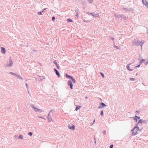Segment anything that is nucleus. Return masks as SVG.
Segmentation results:
<instances>
[{
	"label": "nucleus",
	"instance_id": "36",
	"mask_svg": "<svg viewBox=\"0 0 148 148\" xmlns=\"http://www.w3.org/2000/svg\"><path fill=\"white\" fill-rule=\"evenodd\" d=\"M83 21H84V22H90V21H87V20H83Z\"/></svg>",
	"mask_w": 148,
	"mask_h": 148
},
{
	"label": "nucleus",
	"instance_id": "33",
	"mask_svg": "<svg viewBox=\"0 0 148 148\" xmlns=\"http://www.w3.org/2000/svg\"><path fill=\"white\" fill-rule=\"evenodd\" d=\"M101 74L102 77L103 78H104V74L103 73H101Z\"/></svg>",
	"mask_w": 148,
	"mask_h": 148
},
{
	"label": "nucleus",
	"instance_id": "19",
	"mask_svg": "<svg viewBox=\"0 0 148 148\" xmlns=\"http://www.w3.org/2000/svg\"><path fill=\"white\" fill-rule=\"evenodd\" d=\"M71 79L72 80V82L74 84L76 83V81L73 77H72Z\"/></svg>",
	"mask_w": 148,
	"mask_h": 148
},
{
	"label": "nucleus",
	"instance_id": "45",
	"mask_svg": "<svg viewBox=\"0 0 148 148\" xmlns=\"http://www.w3.org/2000/svg\"><path fill=\"white\" fill-rule=\"evenodd\" d=\"M140 65L139 64V65H138V66H136V67L137 68V67H139L140 66Z\"/></svg>",
	"mask_w": 148,
	"mask_h": 148
},
{
	"label": "nucleus",
	"instance_id": "18",
	"mask_svg": "<svg viewBox=\"0 0 148 148\" xmlns=\"http://www.w3.org/2000/svg\"><path fill=\"white\" fill-rule=\"evenodd\" d=\"M66 77H67L68 78H70V79H71V78L73 77L71 76L70 75H68L67 74H66Z\"/></svg>",
	"mask_w": 148,
	"mask_h": 148
},
{
	"label": "nucleus",
	"instance_id": "51",
	"mask_svg": "<svg viewBox=\"0 0 148 148\" xmlns=\"http://www.w3.org/2000/svg\"><path fill=\"white\" fill-rule=\"evenodd\" d=\"M146 64H148V61L147 62H146Z\"/></svg>",
	"mask_w": 148,
	"mask_h": 148
},
{
	"label": "nucleus",
	"instance_id": "41",
	"mask_svg": "<svg viewBox=\"0 0 148 148\" xmlns=\"http://www.w3.org/2000/svg\"><path fill=\"white\" fill-rule=\"evenodd\" d=\"M38 117L40 118L43 119H45L42 116H38Z\"/></svg>",
	"mask_w": 148,
	"mask_h": 148
},
{
	"label": "nucleus",
	"instance_id": "13",
	"mask_svg": "<svg viewBox=\"0 0 148 148\" xmlns=\"http://www.w3.org/2000/svg\"><path fill=\"white\" fill-rule=\"evenodd\" d=\"M144 42L145 41L144 40H142L139 42V45H140L141 47V50L142 49V45Z\"/></svg>",
	"mask_w": 148,
	"mask_h": 148
},
{
	"label": "nucleus",
	"instance_id": "38",
	"mask_svg": "<svg viewBox=\"0 0 148 148\" xmlns=\"http://www.w3.org/2000/svg\"><path fill=\"white\" fill-rule=\"evenodd\" d=\"M113 145H111L110 146V148H113Z\"/></svg>",
	"mask_w": 148,
	"mask_h": 148
},
{
	"label": "nucleus",
	"instance_id": "30",
	"mask_svg": "<svg viewBox=\"0 0 148 148\" xmlns=\"http://www.w3.org/2000/svg\"><path fill=\"white\" fill-rule=\"evenodd\" d=\"M27 134L28 135L31 136H32V135L33 134V133L31 132H30L28 133Z\"/></svg>",
	"mask_w": 148,
	"mask_h": 148
},
{
	"label": "nucleus",
	"instance_id": "37",
	"mask_svg": "<svg viewBox=\"0 0 148 148\" xmlns=\"http://www.w3.org/2000/svg\"><path fill=\"white\" fill-rule=\"evenodd\" d=\"M47 9V8H45L44 9H43V10L42 11V12H44L45 11V10H46V9Z\"/></svg>",
	"mask_w": 148,
	"mask_h": 148
},
{
	"label": "nucleus",
	"instance_id": "39",
	"mask_svg": "<svg viewBox=\"0 0 148 148\" xmlns=\"http://www.w3.org/2000/svg\"><path fill=\"white\" fill-rule=\"evenodd\" d=\"M103 134L104 135H105L106 134V131L105 130H104V131H103Z\"/></svg>",
	"mask_w": 148,
	"mask_h": 148
},
{
	"label": "nucleus",
	"instance_id": "34",
	"mask_svg": "<svg viewBox=\"0 0 148 148\" xmlns=\"http://www.w3.org/2000/svg\"><path fill=\"white\" fill-rule=\"evenodd\" d=\"M145 61V60H144L143 59H142L141 61H140V63L141 64L143 63V62Z\"/></svg>",
	"mask_w": 148,
	"mask_h": 148
},
{
	"label": "nucleus",
	"instance_id": "3",
	"mask_svg": "<svg viewBox=\"0 0 148 148\" xmlns=\"http://www.w3.org/2000/svg\"><path fill=\"white\" fill-rule=\"evenodd\" d=\"M147 123V121L146 120H143L142 119H140L138 121V123H137V124L139 125L140 123L142 125V123H144L146 124Z\"/></svg>",
	"mask_w": 148,
	"mask_h": 148
},
{
	"label": "nucleus",
	"instance_id": "17",
	"mask_svg": "<svg viewBox=\"0 0 148 148\" xmlns=\"http://www.w3.org/2000/svg\"><path fill=\"white\" fill-rule=\"evenodd\" d=\"M18 139H21L22 140H23V135H20L19 136L18 138Z\"/></svg>",
	"mask_w": 148,
	"mask_h": 148
},
{
	"label": "nucleus",
	"instance_id": "25",
	"mask_svg": "<svg viewBox=\"0 0 148 148\" xmlns=\"http://www.w3.org/2000/svg\"><path fill=\"white\" fill-rule=\"evenodd\" d=\"M52 111V110H51L50 111V112H49V114H48V115H47V118H49V117H50V116H51V115H50V113Z\"/></svg>",
	"mask_w": 148,
	"mask_h": 148
},
{
	"label": "nucleus",
	"instance_id": "7",
	"mask_svg": "<svg viewBox=\"0 0 148 148\" xmlns=\"http://www.w3.org/2000/svg\"><path fill=\"white\" fill-rule=\"evenodd\" d=\"M106 106V105H105V104L103 103H101L100 106L98 107L99 109H100V108H101L102 107H104L105 106Z\"/></svg>",
	"mask_w": 148,
	"mask_h": 148
},
{
	"label": "nucleus",
	"instance_id": "44",
	"mask_svg": "<svg viewBox=\"0 0 148 148\" xmlns=\"http://www.w3.org/2000/svg\"><path fill=\"white\" fill-rule=\"evenodd\" d=\"M40 111L41 112H42V110H41L39 109V111Z\"/></svg>",
	"mask_w": 148,
	"mask_h": 148
},
{
	"label": "nucleus",
	"instance_id": "11",
	"mask_svg": "<svg viewBox=\"0 0 148 148\" xmlns=\"http://www.w3.org/2000/svg\"><path fill=\"white\" fill-rule=\"evenodd\" d=\"M54 71L55 72L56 74L58 75V77H59L60 75L58 71L56 69H54Z\"/></svg>",
	"mask_w": 148,
	"mask_h": 148
},
{
	"label": "nucleus",
	"instance_id": "48",
	"mask_svg": "<svg viewBox=\"0 0 148 148\" xmlns=\"http://www.w3.org/2000/svg\"><path fill=\"white\" fill-rule=\"evenodd\" d=\"M86 14H88V13H89L88 12H86Z\"/></svg>",
	"mask_w": 148,
	"mask_h": 148
},
{
	"label": "nucleus",
	"instance_id": "49",
	"mask_svg": "<svg viewBox=\"0 0 148 148\" xmlns=\"http://www.w3.org/2000/svg\"><path fill=\"white\" fill-rule=\"evenodd\" d=\"M77 15H78V13H77V15H75V16H77Z\"/></svg>",
	"mask_w": 148,
	"mask_h": 148
},
{
	"label": "nucleus",
	"instance_id": "9",
	"mask_svg": "<svg viewBox=\"0 0 148 148\" xmlns=\"http://www.w3.org/2000/svg\"><path fill=\"white\" fill-rule=\"evenodd\" d=\"M32 108L34 109V111L36 112H38L39 111V109L35 107L34 105H32Z\"/></svg>",
	"mask_w": 148,
	"mask_h": 148
},
{
	"label": "nucleus",
	"instance_id": "35",
	"mask_svg": "<svg viewBox=\"0 0 148 148\" xmlns=\"http://www.w3.org/2000/svg\"><path fill=\"white\" fill-rule=\"evenodd\" d=\"M103 110H102L101 112V116H103Z\"/></svg>",
	"mask_w": 148,
	"mask_h": 148
},
{
	"label": "nucleus",
	"instance_id": "42",
	"mask_svg": "<svg viewBox=\"0 0 148 148\" xmlns=\"http://www.w3.org/2000/svg\"><path fill=\"white\" fill-rule=\"evenodd\" d=\"M110 38L111 39H112V40H114V38H113V37H110Z\"/></svg>",
	"mask_w": 148,
	"mask_h": 148
},
{
	"label": "nucleus",
	"instance_id": "47",
	"mask_svg": "<svg viewBox=\"0 0 148 148\" xmlns=\"http://www.w3.org/2000/svg\"><path fill=\"white\" fill-rule=\"evenodd\" d=\"M89 14H92V16H93V15L94 14L92 13H89Z\"/></svg>",
	"mask_w": 148,
	"mask_h": 148
},
{
	"label": "nucleus",
	"instance_id": "54",
	"mask_svg": "<svg viewBox=\"0 0 148 148\" xmlns=\"http://www.w3.org/2000/svg\"><path fill=\"white\" fill-rule=\"evenodd\" d=\"M128 11H130V10H128Z\"/></svg>",
	"mask_w": 148,
	"mask_h": 148
},
{
	"label": "nucleus",
	"instance_id": "43",
	"mask_svg": "<svg viewBox=\"0 0 148 148\" xmlns=\"http://www.w3.org/2000/svg\"><path fill=\"white\" fill-rule=\"evenodd\" d=\"M25 86L27 88H28V84L27 83L25 84Z\"/></svg>",
	"mask_w": 148,
	"mask_h": 148
},
{
	"label": "nucleus",
	"instance_id": "40",
	"mask_svg": "<svg viewBox=\"0 0 148 148\" xmlns=\"http://www.w3.org/2000/svg\"><path fill=\"white\" fill-rule=\"evenodd\" d=\"M55 19V17H54V16H53L52 17V20L53 21H54V20Z\"/></svg>",
	"mask_w": 148,
	"mask_h": 148
},
{
	"label": "nucleus",
	"instance_id": "53",
	"mask_svg": "<svg viewBox=\"0 0 148 148\" xmlns=\"http://www.w3.org/2000/svg\"><path fill=\"white\" fill-rule=\"evenodd\" d=\"M136 112H138V111H136Z\"/></svg>",
	"mask_w": 148,
	"mask_h": 148
},
{
	"label": "nucleus",
	"instance_id": "2",
	"mask_svg": "<svg viewBox=\"0 0 148 148\" xmlns=\"http://www.w3.org/2000/svg\"><path fill=\"white\" fill-rule=\"evenodd\" d=\"M13 64L11 59H10L9 62H7L6 64V66L7 67H10L12 66Z\"/></svg>",
	"mask_w": 148,
	"mask_h": 148
},
{
	"label": "nucleus",
	"instance_id": "14",
	"mask_svg": "<svg viewBox=\"0 0 148 148\" xmlns=\"http://www.w3.org/2000/svg\"><path fill=\"white\" fill-rule=\"evenodd\" d=\"M131 64H128L127 66V69L128 70H129L130 71H132L133 70V69H130V67L129 66V65Z\"/></svg>",
	"mask_w": 148,
	"mask_h": 148
},
{
	"label": "nucleus",
	"instance_id": "31",
	"mask_svg": "<svg viewBox=\"0 0 148 148\" xmlns=\"http://www.w3.org/2000/svg\"><path fill=\"white\" fill-rule=\"evenodd\" d=\"M88 1L89 3H92L93 1V0H87Z\"/></svg>",
	"mask_w": 148,
	"mask_h": 148
},
{
	"label": "nucleus",
	"instance_id": "29",
	"mask_svg": "<svg viewBox=\"0 0 148 148\" xmlns=\"http://www.w3.org/2000/svg\"><path fill=\"white\" fill-rule=\"evenodd\" d=\"M114 47L115 48H116V49H119L120 48H118V47L115 45H114Z\"/></svg>",
	"mask_w": 148,
	"mask_h": 148
},
{
	"label": "nucleus",
	"instance_id": "22",
	"mask_svg": "<svg viewBox=\"0 0 148 148\" xmlns=\"http://www.w3.org/2000/svg\"><path fill=\"white\" fill-rule=\"evenodd\" d=\"M49 122H51L52 121V119L51 117H50L47 118Z\"/></svg>",
	"mask_w": 148,
	"mask_h": 148
},
{
	"label": "nucleus",
	"instance_id": "8",
	"mask_svg": "<svg viewBox=\"0 0 148 148\" xmlns=\"http://www.w3.org/2000/svg\"><path fill=\"white\" fill-rule=\"evenodd\" d=\"M1 52L2 53L5 54V53L6 51L4 47H1Z\"/></svg>",
	"mask_w": 148,
	"mask_h": 148
},
{
	"label": "nucleus",
	"instance_id": "23",
	"mask_svg": "<svg viewBox=\"0 0 148 148\" xmlns=\"http://www.w3.org/2000/svg\"><path fill=\"white\" fill-rule=\"evenodd\" d=\"M93 16L95 17H97L99 16V14L98 13H97L96 14H94L93 15Z\"/></svg>",
	"mask_w": 148,
	"mask_h": 148
},
{
	"label": "nucleus",
	"instance_id": "50",
	"mask_svg": "<svg viewBox=\"0 0 148 148\" xmlns=\"http://www.w3.org/2000/svg\"><path fill=\"white\" fill-rule=\"evenodd\" d=\"M87 98H88L87 97H85V99H87Z\"/></svg>",
	"mask_w": 148,
	"mask_h": 148
},
{
	"label": "nucleus",
	"instance_id": "24",
	"mask_svg": "<svg viewBox=\"0 0 148 148\" xmlns=\"http://www.w3.org/2000/svg\"><path fill=\"white\" fill-rule=\"evenodd\" d=\"M122 18H123V19L126 20V19L127 18L124 16L122 14Z\"/></svg>",
	"mask_w": 148,
	"mask_h": 148
},
{
	"label": "nucleus",
	"instance_id": "6",
	"mask_svg": "<svg viewBox=\"0 0 148 148\" xmlns=\"http://www.w3.org/2000/svg\"><path fill=\"white\" fill-rule=\"evenodd\" d=\"M68 85L70 86L71 89H72L73 88V84L71 80L68 81Z\"/></svg>",
	"mask_w": 148,
	"mask_h": 148
},
{
	"label": "nucleus",
	"instance_id": "26",
	"mask_svg": "<svg viewBox=\"0 0 148 148\" xmlns=\"http://www.w3.org/2000/svg\"><path fill=\"white\" fill-rule=\"evenodd\" d=\"M67 20L68 22H72V21H73L72 19H71L70 18L68 19Z\"/></svg>",
	"mask_w": 148,
	"mask_h": 148
},
{
	"label": "nucleus",
	"instance_id": "28",
	"mask_svg": "<svg viewBox=\"0 0 148 148\" xmlns=\"http://www.w3.org/2000/svg\"><path fill=\"white\" fill-rule=\"evenodd\" d=\"M10 74L11 75H16V74L14 73H13L12 72H10Z\"/></svg>",
	"mask_w": 148,
	"mask_h": 148
},
{
	"label": "nucleus",
	"instance_id": "4",
	"mask_svg": "<svg viewBox=\"0 0 148 148\" xmlns=\"http://www.w3.org/2000/svg\"><path fill=\"white\" fill-rule=\"evenodd\" d=\"M132 46L135 45H139V41L137 40L136 41L133 40L132 42Z\"/></svg>",
	"mask_w": 148,
	"mask_h": 148
},
{
	"label": "nucleus",
	"instance_id": "15",
	"mask_svg": "<svg viewBox=\"0 0 148 148\" xmlns=\"http://www.w3.org/2000/svg\"><path fill=\"white\" fill-rule=\"evenodd\" d=\"M140 119V117H138L137 116H136L135 117V118L134 119L135 120L136 122L137 121L138 119Z\"/></svg>",
	"mask_w": 148,
	"mask_h": 148
},
{
	"label": "nucleus",
	"instance_id": "16",
	"mask_svg": "<svg viewBox=\"0 0 148 148\" xmlns=\"http://www.w3.org/2000/svg\"><path fill=\"white\" fill-rule=\"evenodd\" d=\"M122 14L120 15V14H117L115 15L116 17V18H122Z\"/></svg>",
	"mask_w": 148,
	"mask_h": 148
},
{
	"label": "nucleus",
	"instance_id": "32",
	"mask_svg": "<svg viewBox=\"0 0 148 148\" xmlns=\"http://www.w3.org/2000/svg\"><path fill=\"white\" fill-rule=\"evenodd\" d=\"M135 79L134 78H131L130 79V81H134Z\"/></svg>",
	"mask_w": 148,
	"mask_h": 148
},
{
	"label": "nucleus",
	"instance_id": "20",
	"mask_svg": "<svg viewBox=\"0 0 148 148\" xmlns=\"http://www.w3.org/2000/svg\"><path fill=\"white\" fill-rule=\"evenodd\" d=\"M16 76L18 78H19V79H23V78H22V77L21 76H20V75H17V74H16Z\"/></svg>",
	"mask_w": 148,
	"mask_h": 148
},
{
	"label": "nucleus",
	"instance_id": "1",
	"mask_svg": "<svg viewBox=\"0 0 148 148\" xmlns=\"http://www.w3.org/2000/svg\"><path fill=\"white\" fill-rule=\"evenodd\" d=\"M142 129H140L138 126V125L136 124L135 126L134 127L133 129L132 130V136H135L138 134V131L141 130Z\"/></svg>",
	"mask_w": 148,
	"mask_h": 148
},
{
	"label": "nucleus",
	"instance_id": "21",
	"mask_svg": "<svg viewBox=\"0 0 148 148\" xmlns=\"http://www.w3.org/2000/svg\"><path fill=\"white\" fill-rule=\"evenodd\" d=\"M81 107V106H78L76 107V108H75V110L77 111Z\"/></svg>",
	"mask_w": 148,
	"mask_h": 148
},
{
	"label": "nucleus",
	"instance_id": "10",
	"mask_svg": "<svg viewBox=\"0 0 148 148\" xmlns=\"http://www.w3.org/2000/svg\"><path fill=\"white\" fill-rule=\"evenodd\" d=\"M142 1L143 4L148 7V3L147 0H142Z\"/></svg>",
	"mask_w": 148,
	"mask_h": 148
},
{
	"label": "nucleus",
	"instance_id": "52",
	"mask_svg": "<svg viewBox=\"0 0 148 148\" xmlns=\"http://www.w3.org/2000/svg\"><path fill=\"white\" fill-rule=\"evenodd\" d=\"M95 143H96V141H95Z\"/></svg>",
	"mask_w": 148,
	"mask_h": 148
},
{
	"label": "nucleus",
	"instance_id": "5",
	"mask_svg": "<svg viewBox=\"0 0 148 148\" xmlns=\"http://www.w3.org/2000/svg\"><path fill=\"white\" fill-rule=\"evenodd\" d=\"M68 127L69 129L71 130H74L75 128V126L73 124L69 125Z\"/></svg>",
	"mask_w": 148,
	"mask_h": 148
},
{
	"label": "nucleus",
	"instance_id": "27",
	"mask_svg": "<svg viewBox=\"0 0 148 148\" xmlns=\"http://www.w3.org/2000/svg\"><path fill=\"white\" fill-rule=\"evenodd\" d=\"M42 12H38V15H42Z\"/></svg>",
	"mask_w": 148,
	"mask_h": 148
},
{
	"label": "nucleus",
	"instance_id": "46",
	"mask_svg": "<svg viewBox=\"0 0 148 148\" xmlns=\"http://www.w3.org/2000/svg\"><path fill=\"white\" fill-rule=\"evenodd\" d=\"M95 119H94V120H93V123H94L95 122ZM94 123H93L92 124V125H93V124Z\"/></svg>",
	"mask_w": 148,
	"mask_h": 148
},
{
	"label": "nucleus",
	"instance_id": "12",
	"mask_svg": "<svg viewBox=\"0 0 148 148\" xmlns=\"http://www.w3.org/2000/svg\"><path fill=\"white\" fill-rule=\"evenodd\" d=\"M57 66V68L59 69H60V66L57 63V62H56V60H55L53 62Z\"/></svg>",
	"mask_w": 148,
	"mask_h": 148
}]
</instances>
